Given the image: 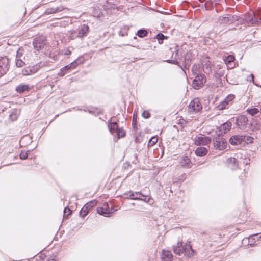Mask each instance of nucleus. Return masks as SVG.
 <instances>
[{"label":"nucleus","mask_w":261,"mask_h":261,"mask_svg":"<svg viewBox=\"0 0 261 261\" xmlns=\"http://www.w3.org/2000/svg\"><path fill=\"white\" fill-rule=\"evenodd\" d=\"M241 20L242 23L250 25L261 22V17L258 18L253 12H250L246 15L243 19L241 18Z\"/></svg>","instance_id":"nucleus-1"},{"label":"nucleus","mask_w":261,"mask_h":261,"mask_svg":"<svg viewBox=\"0 0 261 261\" xmlns=\"http://www.w3.org/2000/svg\"><path fill=\"white\" fill-rule=\"evenodd\" d=\"M205 82L206 78L204 74H197L193 81V87L195 89H199L203 85Z\"/></svg>","instance_id":"nucleus-2"},{"label":"nucleus","mask_w":261,"mask_h":261,"mask_svg":"<svg viewBox=\"0 0 261 261\" xmlns=\"http://www.w3.org/2000/svg\"><path fill=\"white\" fill-rule=\"evenodd\" d=\"M201 109L202 105L198 98L192 100L189 105L188 111L190 113H197Z\"/></svg>","instance_id":"nucleus-3"},{"label":"nucleus","mask_w":261,"mask_h":261,"mask_svg":"<svg viewBox=\"0 0 261 261\" xmlns=\"http://www.w3.org/2000/svg\"><path fill=\"white\" fill-rule=\"evenodd\" d=\"M194 144L197 146L206 145L211 142V139L209 137L200 135L195 137Z\"/></svg>","instance_id":"nucleus-4"},{"label":"nucleus","mask_w":261,"mask_h":261,"mask_svg":"<svg viewBox=\"0 0 261 261\" xmlns=\"http://www.w3.org/2000/svg\"><path fill=\"white\" fill-rule=\"evenodd\" d=\"M226 141L220 136H217L214 140V145L216 149L222 150L226 147Z\"/></svg>","instance_id":"nucleus-5"},{"label":"nucleus","mask_w":261,"mask_h":261,"mask_svg":"<svg viewBox=\"0 0 261 261\" xmlns=\"http://www.w3.org/2000/svg\"><path fill=\"white\" fill-rule=\"evenodd\" d=\"M45 37L40 36L35 38L33 42V45L36 50H39L44 47L45 43Z\"/></svg>","instance_id":"nucleus-6"},{"label":"nucleus","mask_w":261,"mask_h":261,"mask_svg":"<svg viewBox=\"0 0 261 261\" xmlns=\"http://www.w3.org/2000/svg\"><path fill=\"white\" fill-rule=\"evenodd\" d=\"M96 204L95 200H91L87 202L81 209L80 212V215L81 217H84L89 213V211Z\"/></svg>","instance_id":"nucleus-7"},{"label":"nucleus","mask_w":261,"mask_h":261,"mask_svg":"<svg viewBox=\"0 0 261 261\" xmlns=\"http://www.w3.org/2000/svg\"><path fill=\"white\" fill-rule=\"evenodd\" d=\"M36 64L33 66H28L22 70V73L24 75H30L37 72L41 67V64Z\"/></svg>","instance_id":"nucleus-8"},{"label":"nucleus","mask_w":261,"mask_h":261,"mask_svg":"<svg viewBox=\"0 0 261 261\" xmlns=\"http://www.w3.org/2000/svg\"><path fill=\"white\" fill-rule=\"evenodd\" d=\"M248 118L245 115H241L237 117L236 119V125L241 129H244L248 124Z\"/></svg>","instance_id":"nucleus-9"},{"label":"nucleus","mask_w":261,"mask_h":261,"mask_svg":"<svg viewBox=\"0 0 261 261\" xmlns=\"http://www.w3.org/2000/svg\"><path fill=\"white\" fill-rule=\"evenodd\" d=\"M9 67L8 59L6 57L0 58V74L6 73L9 69Z\"/></svg>","instance_id":"nucleus-10"},{"label":"nucleus","mask_w":261,"mask_h":261,"mask_svg":"<svg viewBox=\"0 0 261 261\" xmlns=\"http://www.w3.org/2000/svg\"><path fill=\"white\" fill-rule=\"evenodd\" d=\"M97 211L98 214L105 217H109L111 213L107 203H104L101 207H98Z\"/></svg>","instance_id":"nucleus-11"},{"label":"nucleus","mask_w":261,"mask_h":261,"mask_svg":"<svg viewBox=\"0 0 261 261\" xmlns=\"http://www.w3.org/2000/svg\"><path fill=\"white\" fill-rule=\"evenodd\" d=\"M183 247V253L185 255L190 257L193 255L194 254V250L192 248V246L190 244V243H187Z\"/></svg>","instance_id":"nucleus-12"},{"label":"nucleus","mask_w":261,"mask_h":261,"mask_svg":"<svg viewBox=\"0 0 261 261\" xmlns=\"http://www.w3.org/2000/svg\"><path fill=\"white\" fill-rule=\"evenodd\" d=\"M227 166L232 170H236L238 167V163L235 158H229L226 161Z\"/></svg>","instance_id":"nucleus-13"},{"label":"nucleus","mask_w":261,"mask_h":261,"mask_svg":"<svg viewBox=\"0 0 261 261\" xmlns=\"http://www.w3.org/2000/svg\"><path fill=\"white\" fill-rule=\"evenodd\" d=\"M231 125L232 124L229 121H227L221 125L219 127L220 134H225L229 131L231 128Z\"/></svg>","instance_id":"nucleus-14"},{"label":"nucleus","mask_w":261,"mask_h":261,"mask_svg":"<svg viewBox=\"0 0 261 261\" xmlns=\"http://www.w3.org/2000/svg\"><path fill=\"white\" fill-rule=\"evenodd\" d=\"M194 56L190 52H188L185 55V66L184 68L186 69H189L191 61L193 59Z\"/></svg>","instance_id":"nucleus-15"},{"label":"nucleus","mask_w":261,"mask_h":261,"mask_svg":"<svg viewBox=\"0 0 261 261\" xmlns=\"http://www.w3.org/2000/svg\"><path fill=\"white\" fill-rule=\"evenodd\" d=\"M179 164L181 166L187 168H191L192 165L190 159L187 156H182L179 162Z\"/></svg>","instance_id":"nucleus-16"},{"label":"nucleus","mask_w":261,"mask_h":261,"mask_svg":"<svg viewBox=\"0 0 261 261\" xmlns=\"http://www.w3.org/2000/svg\"><path fill=\"white\" fill-rule=\"evenodd\" d=\"M89 32V27L86 24H83L79 29L77 37L82 38L87 35Z\"/></svg>","instance_id":"nucleus-17"},{"label":"nucleus","mask_w":261,"mask_h":261,"mask_svg":"<svg viewBox=\"0 0 261 261\" xmlns=\"http://www.w3.org/2000/svg\"><path fill=\"white\" fill-rule=\"evenodd\" d=\"M161 258L163 261H172L173 255L170 251L163 250Z\"/></svg>","instance_id":"nucleus-18"},{"label":"nucleus","mask_w":261,"mask_h":261,"mask_svg":"<svg viewBox=\"0 0 261 261\" xmlns=\"http://www.w3.org/2000/svg\"><path fill=\"white\" fill-rule=\"evenodd\" d=\"M231 145H237L242 143V135H234L229 139Z\"/></svg>","instance_id":"nucleus-19"},{"label":"nucleus","mask_w":261,"mask_h":261,"mask_svg":"<svg viewBox=\"0 0 261 261\" xmlns=\"http://www.w3.org/2000/svg\"><path fill=\"white\" fill-rule=\"evenodd\" d=\"M125 195H127L126 198L127 199H130L133 200H139L140 199L141 195L142 193L140 192H129L128 193H126Z\"/></svg>","instance_id":"nucleus-20"},{"label":"nucleus","mask_w":261,"mask_h":261,"mask_svg":"<svg viewBox=\"0 0 261 261\" xmlns=\"http://www.w3.org/2000/svg\"><path fill=\"white\" fill-rule=\"evenodd\" d=\"M261 238L259 233L250 235L248 237V245L250 246H253L256 241H258Z\"/></svg>","instance_id":"nucleus-21"},{"label":"nucleus","mask_w":261,"mask_h":261,"mask_svg":"<svg viewBox=\"0 0 261 261\" xmlns=\"http://www.w3.org/2000/svg\"><path fill=\"white\" fill-rule=\"evenodd\" d=\"M250 124L255 129H261V120L258 119L256 117L252 118Z\"/></svg>","instance_id":"nucleus-22"},{"label":"nucleus","mask_w":261,"mask_h":261,"mask_svg":"<svg viewBox=\"0 0 261 261\" xmlns=\"http://www.w3.org/2000/svg\"><path fill=\"white\" fill-rule=\"evenodd\" d=\"M195 153L198 156H204L207 153V149L204 147H199L195 150Z\"/></svg>","instance_id":"nucleus-23"},{"label":"nucleus","mask_w":261,"mask_h":261,"mask_svg":"<svg viewBox=\"0 0 261 261\" xmlns=\"http://www.w3.org/2000/svg\"><path fill=\"white\" fill-rule=\"evenodd\" d=\"M63 10L64 8L62 6H59L56 8H49L45 10V13L46 14H54L61 12Z\"/></svg>","instance_id":"nucleus-24"},{"label":"nucleus","mask_w":261,"mask_h":261,"mask_svg":"<svg viewBox=\"0 0 261 261\" xmlns=\"http://www.w3.org/2000/svg\"><path fill=\"white\" fill-rule=\"evenodd\" d=\"M29 90V85L28 84H20L16 88V90L18 93H22Z\"/></svg>","instance_id":"nucleus-25"},{"label":"nucleus","mask_w":261,"mask_h":261,"mask_svg":"<svg viewBox=\"0 0 261 261\" xmlns=\"http://www.w3.org/2000/svg\"><path fill=\"white\" fill-rule=\"evenodd\" d=\"M70 69H71V65H69V64L66 65L60 70L58 75L60 76H63L65 75Z\"/></svg>","instance_id":"nucleus-26"},{"label":"nucleus","mask_w":261,"mask_h":261,"mask_svg":"<svg viewBox=\"0 0 261 261\" xmlns=\"http://www.w3.org/2000/svg\"><path fill=\"white\" fill-rule=\"evenodd\" d=\"M181 246V243L178 242L177 243V245L176 246H173V252L175 254L177 255H180L183 253V247L180 248V246Z\"/></svg>","instance_id":"nucleus-27"},{"label":"nucleus","mask_w":261,"mask_h":261,"mask_svg":"<svg viewBox=\"0 0 261 261\" xmlns=\"http://www.w3.org/2000/svg\"><path fill=\"white\" fill-rule=\"evenodd\" d=\"M139 200L143 201L149 204H152L153 203L152 199L150 196H145L142 194L141 195L140 199H139Z\"/></svg>","instance_id":"nucleus-28"},{"label":"nucleus","mask_w":261,"mask_h":261,"mask_svg":"<svg viewBox=\"0 0 261 261\" xmlns=\"http://www.w3.org/2000/svg\"><path fill=\"white\" fill-rule=\"evenodd\" d=\"M254 138L250 136L242 135V142L245 143H252L253 142Z\"/></svg>","instance_id":"nucleus-29"},{"label":"nucleus","mask_w":261,"mask_h":261,"mask_svg":"<svg viewBox=\"0 0 261 261\" xmlns=\"http://www.w3.org/2000/svg\"><path fill=\"white\" fill-rule=\"evenodd\" d=\"M229 20V24L232 23L236 21H239L242 22V20H240V17L236 15H227Z\"/></svg>","instance_id":"nucleus-30"},{"label":"nucleus","mask_w":261,"mask_h":261,"mask_svg":"<svg viewBox=\"0 0 261 261\" xmlns=\"http://www.w3.org/2000/svg\"><path fill=\"white\" fill-rule=\"evenodd\" d=\"M200 66L199 64H194L192 68V72L194 75H197V74H200L199 73L200 72Z\"/></svg>","instance_id":"nucleus-31"},{"label":"nucleus","mask_w":261,"mask_h":261,"mask_svg":"<svg viewBox=\"0 0 261 261\" xmlns=\"http://www.w3.org/2000/svg\"><path fill=\"white\" fill-rule=\"evenodd\" d=\"M108 127L111 133H115L119 128L116 122H111Z\"/></svg>","instance_id":"nucleus-32"},{"label":"nucleus","mask_w":261,"mask_h":261,"mask_svg":"<svg viewBox=\"0 0 261 261\" xmlns=\"http://www.w3.org/2000/svg\"><path fill=\"white\" fill-rule=\"evenodd\" d=\"M147 34V32L144 29H141L138 31L137 35L141 38L146 36Z\"/></svg>","instance_id":"nucleus-33"},{"label":"nucleus","mask_w":261,"mask_h":261,"mask_svg":"<svg viewBox=\"0 0 261 261\" xmlns=\"http://www.w3.org/2000/svg\"><path fill=\"white\" fill-rule=\"evenodd\" d=\"M228 103L226 102V101H222L221 103H220L217 106V108L219 110H222L226 108L227 105H228Z\"/></svg>","instance_id":"nucleus-34"},{"label":"nucleus","mask_w":261,"mask_h":261,"mask_svg":"<svg viewBox=\"0 0 261 261\" xmlns=\"http://www.w3.org/2000/svg\"><path fill=\"white\" fill-rule=\"evenodd\" d=\"M118 135V137H123L125 135V133L122 128H118L115 132Z\"/></svg>","instance_id":"nucleus-35"},{"label":"nucleus","mask_w":261,"mask_h":261,"mask_svg":"<svg viewBox=\"0 0 261 261\" xmlns=\"http://www.w3.org/2000/svg\"><path fill=\"white\" fill-rule=\"evenodd\" d=\"M24 53V50L22 48L20 47L17 50L16 59H20V58L22 56Z\"/></svg>","instance_id":"nucleus-36"},{"label":"nucleus","mask_w":261,"mask_h":261,"mask_svg":"<svg viewBox=\"0 0 261 261\" xmlns=\"http://www.w3.org/2000/svg\"><path fill=\"white\" fill-rule=\"evenodd\" d=\"M235 58L233 55H228L225 60L226 64H229L234 61Z\"/></svg>","instance_id":"nucleus-37"},{"label":"nucleus","mask_w":261,"mask_h":261,"mask_svg":"<svg viewBox=\"0 0 261 261\" xmlns=\"http://www.w3.org/2000/svg\"><path fill=\"white\" fill-rule=\"evenodd\" d=\"M15 63L16 66L18 67H21L25 64V63L20 59H16Z\"/></svg>","instance_id":"nucleus-38"},{"label":"nucleus","mask_w":261,"mask_h":261,"mask_svg":"<svg viewBox=\"0 0 261 261\" xmlns=\"http://www.w3.org/2000/svg\"><path fill=\"white\" fill-rule=\"evenodd\" d=\"M156 38L158 40L159 43L161 44L163 43V40L165 38V36L162 33H159L156 35Z\"/></svg>","instance_id":"nucleus-39"},{"label":"nucleus","mask_w":261,"mask_h":261,"mask_svg":"<svg viewBox=\"0 0 261 261\" xmlns=\"http://www.w3.org/2000/svg\"><path fill=\"white\" fill-rule=\"evenodd\" d=\"M219 20L221 24H229V20L227 15V16L220 18Z\"/></svg>","instance_id":"nucleus-40"},{"label":"nucleus","mask_w":261,"mask_h":261,"mask_svg":"<svg viewBox=\"0 0 261 261\" xmlns=\"http://www.w3.org/2000/svg\"><path fill=\"white\" fill-rule=\"evenodd\" d=\"M17 118H18V115L15 113H12L9 115V119L13 121L16 120L17 119Z\"/></svg>","instance_id":"nucleus-41"},{"label":"nucleus","mask_w":261,"mask_h":261,"mask_svg":"<svg viewBox=\"0 0 261 261\" xmlns=\"http://www.w3.org/2000/svg\"><path fill=\"white\" fill-rule=\"evenodd\" d=\"M234 98V95L233 94H229L227 96V97L225 98V99L224 100V101H226L227 103H229V102L231 101Z\"/></svg>","instance_id":"nucleus-42"},{"label":"nucleus","mask_w":261,"mask_h":261,"mask_svg":"<svg viewBox=\"0 0 261 261\" xmlns=\"http://www.w3.org/2000/svg\"><path fill=\"white\" fill-rule=\"evenodd\" d=\"M158 141V138L155 137H152L149 141V144L152 146L154 145Z\"/></svg>","instance_id":"nucleus-43"},{"label":"nucleus","mask_w":261,"mask_h":261,"mask_svg":"<svg viewBox=\"0 0 261 261\" xmlns=\"http://www.w3.org/2000/svg\"><path fill=\"white\" fill-rule=\"evenodd\" d=\"M28 152L21 151L20 153V158L22 160H25L28 158Z\"/></svg>","instance_id":"nucleus-44"},{"label":"nucleus","mask_w":261,"mask_h":261,"mask_svg":"<svg viewBox=\"0 0 261 261\" xmlns=\"http://www.w3.org/2000/svg\"><path fill=\"white\" fill-rule=\"evenodd\" d=\"M71 214V211L68 207H65L64 210V217L68 216Z\"/></svg>","instance_id":"nucleus-45"},{"label":"nucleus","mask_w":261,"mask_h":261,"mask_svg":"<svg viewBox=\"0 0 261 261\" xmlns=\"http://www.w3.org/2000/svg\"><path fill=\"white\" fill-rule=\"evenodd\" d=\"M69 64V65H71V69H75L79 65V64L77 62V59Z\"/></svg>","instance_id":"nucleus-46"},{"label":"nucleus","mask_w":261,"mask_h":261,"mask_svg":"<svg viewBox=\"0 0 261 261\" xmlns=\"http://www.w3.org/2000/svg\"><path fill=\"white\" fill-rule=\"evenodd\" d=\"M142 116L144 118H149L150 116V115L148 111H144L142 113Z\"/></svg>","instance_id":"nucleus-47"},{"label":"nucleus","mask_w":261,"mask_h":261,"mask_svg":"<svg viewBox=\"0 0 261 261\" xmlns=\"http://www.w3.org/2000/svg\"><path fill=\"white\" fill-rule=\"evenodd\" d=\"M166 62L169 63H171L175 65H178V62L176 60H167Z\"/></svg>","instance_id":"nucleus-48"},{"label":"nucleus","mask_w":261,"mask_h":261,"mask_svg":"<svg viewBox=\"0 0 261 261\" xmlns=\"http://www.w3.org/2000/svg\"><path fill=\"white\" fill-rule=\"evenodd\" d=\"M71 54V51L70 50H69L68 49H66L64 53V55H69Z\"/></svg>","instance_id":"nucleus-49"},{"label":"nucleus","mask_w":261,"mask_h":261,"mask_svg":"<svg viewBox=\"0 0 261 261\" xmlns=\"http://www.w3.org/2000/svg\"><path fill=\"white\" fill-rule=\"evenodd\" d=\"M136 117H137L136 116ZM137 123V119H136V117H135V114L134 113V115H133V124L135 125Z\"/></svg>","instance_id":"nucleus-50"},{"label":"nucleus","mask_w":261,"mask_h":261,"mask_svg":"<svg viewBox=\"0 0 261 261\" xmlns=\"http://www.w3.org/2000/svg\"><path fill=\"white\" fill-rule=\"evenodd\" d=\"M70 38L71 39H75V38L77 37V36H75L74 34H73V33L72 32L71 34V35L70 36Z\"/></svg>","instance_id":"nucleus-51"},{"label":"nucleus","mask_w":261,"mask_h":261,"mask_svg":"<svg viewBox=\"0 0 261 261\" xmlns=\"http://www.w3.org/2000/svg\"><path fill=\"white\" fill-rule=\"evenodd\" d=\"M47 261H56V260L53 257H51L48 258Z\"/></svg>","instance_id":"nucleus-52"},{"label":"nucleus","mask_w":261,"mask_h":261,"mask_svg":"<svg viewBox=\"0 0 261 261\" xmlns=\"http://www.w3.org/2000/svg\"><path fill=\"white\" fill-rule=\"evenodd\" d=\"M250 76H251V79L250 80H249L250 81H252V82H254V80H253V78H254V76H253V74H250Z\"/></svg>","instance_id":"nucleus-53"},{"label":"nucleus","mask_w":261,"mask_h":261,"mask_svg":"<svg viewBox=\"0 0 261 261\" xmlns=\"http://www.w3.org/2000/svg\"><path fill=\"white\" fill-rule=\"evenodd\" d=\"M180 68L184 71L185 73L186 74V72L184 70V69L182 68V66H180Z\"/></svg>","instance_id":"nucleus-54"},{"label":"nucleus","mask_w":261,"mask_h":261,"mask_svg":"<svg viewBox=\"0 0 261 261\" xmlns=\"http://www.w3.org/2000/svg\"><path fill=\"white\" fill-rule=\"evenodd\" d=\"M88 111H89V112L90 113H93V112L92 111H91V110H89Z\"/></svg>","instance_id":"nucleus-55"}]
</instances>
